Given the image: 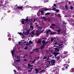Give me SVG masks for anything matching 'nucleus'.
<instances>
[{"instance_id":"nucleus-63","label":"nucleus","mask_w":74,"mask_h":74,"mask_svg":"<svg viewBox=\"0 0 74 74\" xmlns=\"http://www.w3.org/2000/svg\"><path fill=\"white\" fill-rule=\"evenodd\" d=\"M44 59H47V56L45 57Z\"/></svg>"},{"instance_id":"nucleus-20","label":"nucleus","mask_w":74,"mask_h":74,"mask_svg":"<svg viewBox=\"0 0 74 74\" xmlns=\"http://www.w3.org/2000/svg\"><path fill=\"white\" fill-rule=\"evenodd\" d=\"M28 46V45H26V46L24 48V49L25 50H27V49H28V47H27Z\"/></svg>"},{"instance_id":"nucleus-25","label":"nucleus","mask_w":74,"mask_h":74,"mask_svg":"<svg viewBox=\"0 0 74 74\" xmlns=\"http://www.w3.org/2000/svg\"><path fill=\"white\" fill-rule=\"evenodd\" d=\"M71 72L72 73H74V68H72L71 71ZM74 74V73L73 74Z\"/></svg>"},{"instance_id":"nucleus-52","label":"nucleus","mask_w":74,"mask_h":74,"mask_svg":"<svg viewBox=\"0 0 74 74\" xmlns=\"http://www.w3.org/2000/svg\"><path fill=\"white\" fill-rule=\"evenodd\" d=\"M29 42L30 44H32L33 43V42H32L31 40H30Z\"/></svg>"},{"instance_id":"nucleus-30","label":"nucleus","mask_w":74,"mask_h":74,"mask_svg":"<svg viewBox=\"0 0 74 74\" xmlns=\"http://www.w3.org/2000/svg\"><path fill=\"white\" fill-rule=\"evenodd\" d=\"M30 28L31 29V30H33V29H34V27L32 25H31L30 26Z\"/></svg>"},{"instance_id":"nucleus-13","label":"nucleus","mask_w":74,"mask_h":74,"mask_svg":"<svg viewBox=\"0 0 74 74\" xmlns=\"http://www.w3.org/2000/svg\"><path fill=\"white\" fill-rule=\"evenodd\" d=\"M53 53L54 54V56L56 57V56L58 55H59L60 54V53L59 52H53Z\"/></svg>"},{"instance_id":"nucleus-1","label":"nucleus","mask_w":74,"mask_h":74,"mask_svg":"<svg viewBox=\"0 0 74 74\" xmlns=\"http://www.w3.org/2000/svg\"><path fill=\"white\" fill-rule=\"evenodd\" d=\"M11 53L13 56V57L14 60H12V62H14L16 60L17 62H19L20 60L19 59V56H17L16 54L18 53V51H16V50L14 49L13 50L11 51Z\"/></svg>"},{"instance_id":"nucleus-34","label":"nucleus","mask_w":74,"mask_h":74,"mask_svg":"<svg viewBox=\"0 0 74 74\" xmlns=\"http://www.w3.org/2000/svg\"><path fill=\"white\" fill-rule=\"evenodd\" d=\"M68 2V1H62V3H67Z\"/></svg>"},{"instance_id":"nucleus-64","label":"nucleus","mask_w":74,"mask_h":74,"mask_svg":"<svg viewBox=\"0 0 74 74\" xmlns=\"http://www.w3.org/2000/svg\"><path fill=\"white\" fill-rule=\"evenodd\" d=\"M14 71L15 73H16V71L15 70H14Z\"/></svg>"},{"instance_id":"nucleus-29","label":"nucleus","mask_w":74,"mask_h":74,"mask_svg":"<svg viewBox=\"0 0 74 74\" xmlns=\"http://www.w3.org/2000/svg\"><path fill=\"white\" fill-rule=\"evenodd\" d=\"M37 15L38 16H40V15H41V14H40V12H38L37 13Z\"/></svg>"},{"instance_id":"nucleus-35","label":"nucleus","mask_w":74,"mask_h":74,"mask_svg":"<svg viewBox=\"0 0 74 74\" xmlns=\"http://www.w3.org/2000/svg\"><path fill=\"white\" fill-rule=\"evenodd\" d=\"M45 71V70H42V71H40V73H42V72H44Z\"/></svg>"},{"instance_id":"nucleus-23","label":"nucleus","mask_w":74,"mask_h":74,"mask_svg":"<svg viewBox=\"0 0 74 74\" xmlns=\"http://www.w3.org/2000/svg\"><path fill=\"white\" fill-rule=\"evenodd\" d=\"M65 8L66 10H68V5H65Z\"/></svg>"},{"instance_id":"nucleus-56","label":"nucleus","mask_w":74,"mask_h":74,"mask_svg":"<svg viewBox=\"0 0 74 74\" xmlns=\"http://www.w3.org/2000/svg\"><path fill=\"white\" fill-rule=\"evenodd\" d=\"M48 10H49V9H45V11H48Z\"/></svg>"},{"instance_id":"nucleus-39","label":"nucleus","mask_w":74,"mask_h":74,"mask_svg":"<svg viewBox=\"0 0 74 74\" xmlns=\"http://www.w3.org/2000/svg\"><path fill=\"white\" fill-rule=\"evenodd\" d=\"M62 62V60H60L59 61H58V63L59 64L60 62Z\"/></svg>"},{"instance_id":"nucleus-57","label":"nucleus","mask_w":74,"mask_h":74,"mask_svg":"<svg viewBox=\"0 0 74 74\" xmlns=\"http://www.w3.org/2000/svg\"><path fill=\"white\" fill-rule=\"evenodd\" d=\"M39 58H40L39 56L37 58L36 60H38V59H39Z\"/></svg>"},{"instance_id":"nucleus-28","label":"nucleus","mask_w":74,"mask_h":74,"mask_svg":"<svg viewBox=\"0 0 74 74\" xmlns=\"http://www.w3.org/2000/svg\"><path fill=\"white\" fill-rule=\"evenodd\" d=\"M18 46H19V45H18V44H16L15 46H14V47L16 48H17L18 47Z\"/></svg>"},{"instance_id":"nucleus-59","label":"nucleus","mask_w":74,"mask_h":74,"mask_svg":"<svg viewBox=\"0 0 74 74\" xmlns=\"http://www.w3.org/2000/svg\"><path fill=\"white\" fill-rule=\"evenodd\" d=\"M63 24H65V25H66V24H67V23H65L64 21H63Z\"/></svg>"},{"instance_id":"nucleus-61","label":"nucleus","mask_w":74,"mask_h":74,"mask_svg":"<svg viewBox=\"0 0 74 74\" xmlns=\"http://www.w3.org/2000/svg\"><path fill=\"white\" fill-rule=\"evenodd\" d=\"M62 71H64V68H63L62 69Z\"/></svg>"},{"instance_id":"nucleus-27","label":"nucleus","mask_w":74,"mask_h":74,"mask_svg":"<svg viewBox=\"0 0 74 74\" xmlns=\"http://www.w3.org/2000/svg\"><path fill=\"white\" fill-rule=\"evenodd\" d=\"M18 34L20 35L21 36H23V37H24V35H23V33H18Z\"/></svg>"},{"instance_id":"nucleus-24","label":"nucleus","mask_w":74,"mask_h":74,"mask_svg":"<svg viewBox=\"0 0 74 74\" xmlns=\"http://www.w3.org/2000/svg\"><path fill=\"white\" fill-rule=\"evenodd\" d=\"M52 32L51 29H49L46 32V34H48L49 32Z\"/></svg>"},{"instance_id":"nucleus-49","label":"nucleus","mask_w":74,"mask_h":74,"mask_svg":"<svg viewBox=\"0 0 74 74\" xmlns=\"http://www.w3.org/2000/svg\"><path fill=\"white\" fill-rule=\"evenodd\" d=\"M45 1H44V2L45 3H46V2H48V1L49 0H44Z\"/></svg>"},{"instance_id":"nucleus-54","label":"nucleus","mask_w":74,"mask_h":74,"mask_svg":"<svg viewBox=\"0 0 74 74\" xmlns=\"http://www.w3.org/2000/svg\"><path fill=\"white\" fill-rule=\"evenodd\" d=\"M53 6H54V7H56V4L54 3V4Z\"/></svg>"},{"instance_id":"nucleus-47","label":"nucleus","mask_w":74,"mask_h":74,"mask_svg":"<svg viewBox=\"0 0 74 74\" xmlns=\"http://www.w3.org/2000/svg\"><path fill=\"white\" fill-rule=\"evenodd\" d=\"M53 38H52L51 39V41L52 42H53Z\"/></svg>"},{"instance_id":"nucleus-48","label":"nucleus","mask_w":74,"mask_h":74,"mask_svg":"<svg viewBox=\"0 0 74 74\" xmlns=\"http://www.w3.org/2000/svg\"><path fill=\"white\" fill-rule=\"evenodd\" d=\"M23 60L24 61V62H26L27 60V59H23Z\"/></svg>"},{"instance_id":"nucleus-51","label":"nucleus","mask_w":74,"mask_h":74,"mask_svg":"<svg viewBox=\"0 0 74 74\" xmlns=\"http://www.w3.org/2000/svg\"><path fill=\"white\" fill-rule=\"evenodd\" d=\"M61 31V29H58V31H57V32H60Z\"/></svg>"},{"instance_id":"nucleus-60","label":"nucleus","mask_w":74,"mask_h":74,"mask_svg":"<svg viewBox=\"0 0 74 74\" xmlns=\"http://www.w3.org/2000/svg\"><path fill=\"white\" fill-rule=\"evenodd\" d=\"M36 34V35H37V36H38L39 35V34H38V32Z\"/></svg>"},{"instance_id":"nucleus-19","label":"nucleus","mask_w":74,"mask_h":74,"mask_svg":"<svg viewBox=\"0 0 74 74\" xmlns=\"http://www.w3.org/2000/svg\"><path fill=\"white\" fill-rule=\"evenodd\" d=\"M56 34V32H51L50 33V34H53V35L54 34Z\"/></svg>"},{"instance_id":"nucleus-21","label":"nucleus","mask_w":74,"mask_h":74,"mask_svg":"<svg viewBox=\"0 0 74 74\" xmlns=\"http://www.w3.org/2000/svg\"><path fill=\"white\" fill-rule=\"evenodd\" d=\"M52 7H53V8H52V10H53V11H55L56 10V8H55L54 7V6H52Z\"/></svg>"},{"instance_id":"nucleus-50","label":"nucleus","mask_w":74,"mask_h":74,"mask_svg":"<svg viewBox=\"0 0 74 74\" xmlns=\"http://www.w3.org/2000/svg\"><path fill=\"white\" fill-rule=\"evenodd\" d=\"M57 16L58 17H61V16H60V14H58V15H57Z\"/></svg>"},{"instance_id":"nucleus-12","label":"nucleus","mask_w":74,"mask_h":74,"mask_svg":"<svg viewBox=\"0 0 74 74\" xmlns=\"http://www.w3.org/2000/svg\"><path fill=\"white\" fill-rule=\"evenodd\" d=\"M32 9H33V10H38V7L35 6H34L32 7Z\"/></svg>"},{"instance_id":"nucleus-53","label":"nucleus","mask_w":74,"mask_h":74,"mask_svg":"<svg viewBox=\"0 0 74 74\" xmlns=\"http://www.w3.org/2000/svg\"><path fill=\"white\" fill-rule=\"evenodd\" d=\"M44 29H43L41 31V33H43L44 32Z\"/></svg>"},{"instance_id":"nucleus-26","label":"nucleus","mask_w":74,"mask_h":74,"mask_svg":"<svg viewBox=\"0 0 74 74\" xmlns=\"http://www.w3.org/2000/svg\"><path fill=\"white\" fill-rule=\"evenodd\" d=\"M35 71L36 72V74L38 73V72H39V70H38V69H35Z\"/></svg>"},{"instance_id":"nucleus-18","label":"nucleus","mask_w":74,"mask_h":74,"mask_svg":"<svg viewBox=\"0 0 74 74\" xmlns=\"http://www.w3.org/2000/svg\"><path fill=\"white\" fill-rule=\"evenodd\" d=\"M33 51H36V52H38V49H33Z\"/></svg>"},{"instance_id":"nucleus-45","label":"nucleus","mask_w":74,"mask_h":74,"mask_svg":"<svg viewBox=\"0 0 74 74\" xmlns=\"http://www.w3.org/2000/svg\"><path fill=\"white\" fill-rule=\"evenodd\" d=\"M41 14H44V11H43V10H41Z\"/></svg>"},{"instance_id":"nucleus-42","label":"nucleus","mask_w":74,"mask_h":74,"mask_svg":"<svg viewBox=\"0 0 74 74\" xmlns=\"http://www.w3.org/2000/svg\"><path fill=\"white\" fill-rule=\"evenodd\" d=\"M53 44L54 45H56L57 44V42H53Z\"/></svg>"},{"instance_id":"nucleus-46","label":"nucleus","mask_w":74,"mask_h":74,"mask_svg":"<svg viewBox=\"0 0 74 74\" xmlns=\"http://www.w3.org/2000/svg\"><path fill=\"white\" fill-rule=\"evenodd\" d=\"M36 61V60H35V59H34V60L33 61H32V63H34V62H35V61Z\"/></svg>"},{"instance_id":"nucleus-38","label":"nucleus","mask_w":74,"mask_h":74,"mask_svg":"<svg viewBox=\"0 0 74 74\" xmlns=\"http://www.w3.org/2000/svg\"><path fill=\"white\" fill-rule=\"evenodd\" d=\"M8 37H10H10H11V35H10V33L9 32H8Z\"/></svg>"},{"instance_id":"nucleus-62","label":"nucleus","mask_w":74,"mask_h":74,"mask_svg":"<svg viewBox=\"0 0 74 74\" xmlns=\"http://www.w3.org/2000/svg\"><path fill=\"white\" fill-rule=\"evenodd\" d=\"M8 40H9V41H11V38H8Z\"/></svg>"},{"instance_id":"nucleus-15","label":"nucleus","mask_w":74,"mask_h":74,"mask_svg":"<svg viewBox=\"0 0 74 74\" xmlns=\"http://www.w3.org/2000/svg\"><path fill=\"white\" fill-rule=\"evenodd\" d=\"M41 19H44L45 21H47V19H48L47 18L45 17H41Z\"/></svg>"},{"instance_id":"nucleus-22","label":"nucleus","mask_w":74,"mask_h":74,"mask_svg":"<svg viewBox=\"0 0 74 74\" xmlns=\"http://www.w3.org/2000/svg\"><path fill=\"white\" fill-rule=\"evenodd\" d=\"M38 29L39 30H41L42 29V27H38Z\"/></svg>"},{"instance_id":"nucleus-16","label":"nucleus","mask_w":74,"mask_h":74,"mask_svg":"<svg viewBox=\"0 0 74 74\" xmlns=\"http://www.w3.org/2000/svg\"><path fill=\"white\" fill-rule=\"evenodd\" d=\"M21 45H23V44H24L25 43V41L24 40H22L21 41Z\"/></svg>"},{"instance_id":"nucleus-8","label":"nucleus","mask_w":74,"mask_h":74,"mask_svg":"<svg viewBox=\"0 0 74 74\" xmlns=\"http://www.w3.org/2000/svg\"><path fill=\"white\" fill-rule=\"evenodd\" d=\"M56 24H52L50 26V27L51 29H54L55 28V27H52V26H56Z\"/></svg>"},{"instance_id":"nucleus-44","label":"nucleus","mask_w":74,"mask_h":74,"mask_svg":"<svg viewBox=\"0 0 74 74\" xmlns=\"http://www.w3.org/2000/svg\"><path fill=\"white\" fill-rule=\"evenodd\" d=\"M49 14H50V13H46L45 14V15H49Z\"/></svg>"},{"instance_id":"nucleus-3","label":"nucleus","mask_w":74,"mask_h":74,"mask_svg":"<svg viewBox=\"0 0 74 74\" xmlns=\"http://www.w3.org/2000/svg\"><path fill=\"white\" fill-rule=\"evenodd\" d=\"M28 67H27V69H29L28 71V73H31L32 71V70H33V67H32V66L33 67V65H31L30 63H28Z\"/></svg>"},{"instance_id":"nucleus-58","label":"nucleus","mask_w":74,"mask_h":74,"mask_svg":"<svg viewBox=\"0 0 74 74\" xmlns=\"http://www.w3.org/2000/svg\"><path fill=\"white\" fill-rule=\"evenodd\" d=\"M56 28L57 29H59V27L58 26H56Z\"/></svg>"},{"instance_id":"nucleus-10","label":"nucleus","mask_w":74,"mask_h":74,"mask_svg":"<svg viewBox=\"0 0 74 74\" xmlns=\"http://www.w3.org/2000/svg\"><path fill=\"white\" fill-rule=\"evenodd\" d=\"M43 7H44L42 6H38V9H39L40 10H44Z\"/></svg>"},{"instance_id":"nucleus-31","label":"nucleus","mask_w":74,"mask_h":74,"mask_svg":"<svg viewBox=\"0 0 74 74\" xmlns=\"http://www.w3.org/2000/svg\"><path fill=\"white\" fill-rule=\"evenodd\" d=\"M15 67H16V69H19V65H16Z\"/></svg>"},{"instance_id":"nucleus-55","label":"nucleus","mask_w":74,"mask_h":74,"mask_svg":"<svg viewBox=\"0 0 74 74\" xmlns=\"http://www.w3.org/2000/svg\"><path fill=\"white\" fill-rule=\"evenodd\" d=\"M65 63H70V61H69L68 62L66 61Z\"/></svg>"},{"instance_id":"nucleus-9","label":"nucleus","mask_w":74,"mask_h":74,"mask_svg":"<svg viewBox=\"0 0 74 74\" xmlns=\"http://www.w3.org/2000/svg\"><path fill=\"white\" fill-rule=\"evenodd\" d=\"M55 60H52L51 61V65L53 66L55 65Z\"/></svg>"},{"instance_id":"nucleus-41","label":"nucleus","mask_w":74,"mask_h":74,"mask_svg":"<svg viewBox=\"0 0 74 74\" xmlns=\"http://www.w3.org/2000/svg\"><path fill=\"white\" fill-rule=\"evenodd\" d=\"M26 8H29L30 7L32 8V7H30V6H29V5H27L26 6Z\"/></svg>"},{"instance_id":"nucleus-7","label":"nucleus","mask_w":74,"mask_h":74,"mask_svg":"<svg viewBox=\"0 0 74 74\" xmlns=\"http://www.w3.org/2000/svg\"><path fill=\"white\" fill-rule=\"evenodd\" d=\"M14 8H16V9H17V8L18 9H20V10H23V7L18 6H17V5H15V7H14Z\"/></svg>"},{"instance_id":"nucleus-4","label":"nucleus","mask_w":74,"mask_h":74,"mask_svg":"<svg viewBox=\"0 0 74 74\" xmlns=\"http://www.w3.org/2000/svg\"><path fill=\"white\" fill-rule=\"evenodd\" d=\"M42 43L43 44L40 47V49H43V48H44V47H45V45L48 43V41H47L45 42V40H43L42 41Z\"/></svg>"},{"instance_id":"nucleus-14","label":"nucleus","mask_w":74,"mask_h":74,"mask_svg":"<svg viewBox=\"0 0 74 74\" xmlns=\"http://www.w3.org/2000/svg\"><path fill=\"white\" fill-rule=\"evenodd\" d=\"M59 51H60V50L59 49V48H55V51L56 52H59Z\"/></svg>"},{"instance_id":"nucleus-37","label":"nucleus","mask_w":74,"mask_h":74,"mask_svg":"<svg viewBox=\"0 0 74 74\" xmlns=\"http://www.w3.org/2000/svg\"><path fill=\"white\" fill-rule=\"evenodd\" d=\"M55 11H56V12H59L60 10H59L56 9Z\"/></svg>"},{"instance_id":"nucleus-36","label":"nucleus","mask_w":74,"mask_h":74,"mask_svg":"<svg viewBox=\"0 0 74 74\" xmlns=\"http://www.w3.org/2000/svg\"><path fill=\"white\" fill-rule=\"evenodd\" d=\"M41 42V40H38V41L37 42V44H39V43H40V42Z\"/></svg>"},{"instance_id":"nucleus-2","label":"nucleus","mask_w":74,"mask_h":74,"mask_svg":"<svg viewBox=\"0 0 74 74\" xmlns=\"http://www.w3.org/2000/svg\"><path fill=\"white\" fill-rule=\"evenodd\" d=\"M33 20H34V22H36V21L38 20V18L37 17L35 18V16H33L31 17V19H29V20L28 19H27L26 20L22 19L21 20V22L22 23V24H24L25 23V21H26L27 23H29L30 22H31V21H33Z\"/></svg>"},{"instance_id":"nucleus-17","label":"nucleus","mask_w":74,"mask_h":74,"mask_svg":"<svg viewBox=\"0 0 74 74\" xmlns=\"http://www.w3.org/2000/svg\"><path fill=\"white\" fill-rule=\"evenodd\" d=\"M34 32H32L30 34L31 35V37H33L34 35Z\"/></svg>"},{"instance_id":"nucleus-40","label":"nucleus","mask_w":74,"mask_h":74,"mask_svg":"<svg viewBox=\"0 0 74 74\" xmlns=\"http://www.w3.org/2000/svg\"><path fill=\"white\" fill-rule=\"evenodd\" d=\"M70 9L71 10H73V7L72 6H70Z\"/></svg>"},{"instance_id":"nucleus-5","label":"nucleus","mask_w":74,"mask_h":74,"mask_svg":"<svg viewBox=\"0 0 74 74\" xmlns=\"http://www.w3.org/2000/svg\"><path fill=\"white\" fill-rule=\"evenodd\" d=\"M67 56H68L67 55V52L65 51L63 54L62 58H65V57H67Z\"/></svg>"},{"instance_id":"nucleus-32","label":"nucleus","mask_w":74,"mask_h":74,"mask_svg":"<svg viewBox=\"0 0 74 74\" xmlns=\"http://www.w3.org/2000/svg\"><path fill=\"white\" fill-rule=\"evenodd\" d=\"M55 58L56 59H57L58 60H59V59H60V57L58 56L57 57H56Z\"/></svg>"},{"instance_id":"nucleus-6","label":"nucleus","mask_w":74,"mask_h":74,"mask_svg":"<svg viewBox=\"0 0 74 74\" xmlns=\"http://www.w3.org/2000/svg\"><path fill=\"white\" fill-rule=\"evenodd\" d=\"M52 73H55V74H58L59 73V70H54L52 71Z\"/></svg>"},{"instance_id":"nucleus-33","label":"nucleus","mask_w":74,"mask_h":74,"mask_svg":"<svg viewBox=\"0 0 74 74\" xmlns=\"http://www.w3.org/2000/svg\"><path fill=\"white\" fill-rule=\"evenodd\" d=\"M67 66V65H66V64H65L64 65V66H66V67H65V69H67V68H68V66Z\"/></svg>"},{"instance_id":"nucleus-43","label":"nucleus","mask_w":74,"mask_h":74,"mask_svg":"<svg viewBox=\"0 0 74 74\" xmlns=\"http://www.w3.org/2000/svg\"><path fill=\"white\" fill-rule=\"evenodd\" d=\"M29 32H27L25 33V34H26V35H27V34H29Z\"/></svg>"},{"instance_id":"nucleus-11","label":"nucleus","mask_w":74,"mask_h":74,"mask_svg":"<svg viewBox=\"0 0 74 74\" xmlns=\"http://www.w3.org/2000/svg\"><path fill=\"white\" fill-rule=\"evenodd\" d=\"M26 30H27V26L26 25L24 26L23 29V31H25Z\"/></svg>"}]
</instances>
